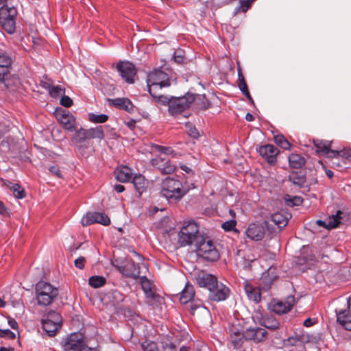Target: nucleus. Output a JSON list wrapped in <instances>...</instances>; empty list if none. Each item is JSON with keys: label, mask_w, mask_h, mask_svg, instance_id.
<instances>
[{"label": "nucleus", "mask_w": 351, "mask_h": 351, "mask_svg": "<svg viewBox=\"0 0 351 351\" xmlns=\"http://www.w3.org/2000/svg\"><path fill=\"white\" fill-rule=\"evenodd\" d=\"M196 280L199 287L208 290V300L210 302H220L230 297V288L219 282L215 275L203 272L198 274Z\"/></svg>", "instance_id": "obj_1"}, {"label": "nucleus", "mask_w": 351, "mask_h": 351, "mask_svg": "<svg viewBox=\"0 0 351 351\" xmlns=\"http://www.w3.org/2000/svg\"><path fill=\"white\" fill-rule=\"evenodd\" d=\"M201 237L199 227L194 221H184L178 234V243L180 247L196 244Z\"/></svg>", "instance_id": "obj_2"}, {"label": "nucleus", "mask_w": 351, "mask_h": 351, "mask_svg": "<svg viewBox=\"0 0 351 351\" xmlns=\"http://www.w3.org/2000/svg\"><path fill=\"white\" fill-rule=\"evenodd\" d=\"M328 215V230H332L339 227L349 219L350 213L348 208L339 204L328 206L326 209Z\"/></svg>", "instance_id": "obj_3"}, {"label": "nucleus", "mask_w": 351, "mask_h": 351, "mask_svg": "<svg viewBox=\"0 0 351 351\" xmlns=\"http://www.w3.org/2000/svg\"><path fill=\"white\" fill-rule=\"evenodd\" d=\"M36 300L40 306H48L58 295L57 288L51 284L39 281L36 285Z\"/></svg>", "instance_id": "obj_4"}, {"label": "nucleus", "mask_w": 351, "mask_h": 351, "mask_svg": "<svg viewBox=\"0 0 351 351\" xmlns=\"http://www.w3.org/2000/svg\"><path fill=\"white\" fill-rule=\"evenodd\" d=\"M291 217V214L283 211L271 214L269 219L264 220L268 234L272 236L280 232L283 228L287 226Z\"/></svg>", "instance_id": "obj_5"}, {"label": "nucleus", "mask_w": 351, "mask_h": 351, "mask_svg": "<svg viewBox=\"0 0 351 351\" xmlns=\"http://www.w3.org/2000/svg\"><path fill=\"white\" fill-rule=\"evenodd\" d=\"M187 191L180 180L173 178L167 177L161 183V194L164 197H182Z\"/></svg>", "instance_id": "obj_6"}, {"label": "nucleus", "mask_w": 351, "mask_h": 351, "mask_svg": "<svg viewBox=\"0 0 351 351\" xmlns=\"http://www.w3.org/2000/svg\"><path fill=\"white\" fill-rule=\"evenodd\" d=\"M195 246L197 254L202 258L211 262L219 258V253L211 240L202 236Z\"/></svg>", "instance_id": "obj_7"}, {"label": "nucleus", "mask_w": 351, "mask_h": 351, "mask_svg": "<svg viewBox=\"0 0 351 351\" xmlns=\"http://www.w3.org/2000/svg\"><path fill=\"white\" fill-rule=\"evenodd\" d=\"M74 131L75 134L72 138V141L75 144L83 143L93 138L101 140L104 138V132L103 130V126L101 125H98L89 129L81 128L78 130L75 129Z\"/></svg>", "instance_id": "obj_8"}, {"label": "nucleus", "mask_w": 351, "mask_h": 351, "mask_svg": "<svg viewBox=\"0 0 351 351\" xmlns=\"http://www.w3.org/2000/svg\"><path fill=\"white\" fill-rule=\"evenodd\" d=\"M147 83L149 92V88H152L153 90H156L171 85L167 73L160 69H156L148 74Z\"/></svg>", "instance_id": "obj_9"}, {"label": "nucleus", "mask_w": 351, "mask_h": 351, "mask_svg": "<svg viewBox=\"0 0 351 351\" xmlns=\"http://www.w3.org/2000/svg\"><path fill=\"white\" fill-rule=\"evenodd\" d=\"M193 99L190 93L182 97H172L169 108H168L169 113L172 116H176L184 112L193 104Z\"/></svg>", "instance_id": "obj_10"}, {"label": "nucleus", "mask_w": 351, "mask_h": 351, "mask_svg": "<svg viewBox=\"0 0 351 351\" xmlns=\"http://www.w3.org/2000/svg\"><path fill=\"white\" fill-rule=\"evenodd\" d=\"M113 266L125 277L133 279L140 278V266L132 259H126L120 265L113 264Z\"/></svg>", "instance_id": "obj_11"}, {"label": "nucleus", "mask_w": 351, "mask_h": 351, "mask_svg": "<svg viewBox=\"0 0 351 351\" xmlns=\"http://www.w3.org/2000/svg\"><path fill=\"white\" fill-rule=\"evenodd\" d=\"M295 304V296L289 295L284 300H274L271 304V310L277 315H284L290 312Z\"/></svg>", "instance_id": "obj_12"}, {"label": "nucleus", "mask_w": 351, "mask_h": 351, "mask_svg": "<svg viewBox=\"0 0 351 351\" xmlns=\"http://www.w3.org/2000/svg\"><path fill=\"white\" fill-rule=\"evenodd\" d=\"M84 342L81 333L73 332L62 339L60 344L64 351H78Z\"/></svg>", "instance_id": "obj_13"}, {"label": "nucleus", "mask_w": 351, "mask_h": 351, "mask_svg": "<svg viewBox=\"0 0 351 351\" xmlns=\"http://www.w3.org/2000/svg\"><path fill=\"white\" fill-rule=\"evenodd\" d=\"M81 223L83 226H88L94 223H100L106 226L110 224V219L104 213L89 212L82 217Z\"/></svg>", "instance_id": "obj_14"}, {"label": "nucleus", "mask_w": 351, "mask_h": 351, "mask_svg": "<svg viewBox=\"0 0 351 351\" xmlns=\"http://www.w3.org/2000/svg\"><path fill=\"white\" fill-rule=\"evenodd\" d=\"M117 69L126 82L134 83V78L136 74V69L134 64L129 61H120L117 64Z\"/></svg>", "instance_id": "obj_15"}, {"label": "nucleus", "mask_w": 351, "mask_h": 351, "mask_svg": "<svg viewBox=\"0 0 351 351\" xmlns=\"http://www.w3.org/2000/svg\"><path fill=\"white\" fill-rule=\"evenodd\" d=\"M260 156L269 165H274L277 163V156L279 150L271 144H265L256 147Z\"/></svg>", "instance_id": "obj_16"}, {"label": "nucleus", "mask_w": 351, "mask_h": 351, "mask_svg": "<svg viewBox=\"0 0 351 351\" xmlns=\"http://www.w3.org/2000/svg\"><path fill=\"white\" fill-rule=\"evenodd\" d=\"M266 226L263 222H253L248 224L245 234L250 239L255 241H261L265 234Z\"/></svg>", "instance_id": "obj_17"}, {"label": "nucleus", "mask_w": 351, "mask_h": 351, "mask_svg": "<svg viewBox=\"0 0 351 351\" xmlns=\"http://www.w3.org/2000/svg\"><path fill=\"white\" fill-rule=\"evenodd\" d=\"M150 163L163 175L172 174L176 169V165L170 160L160 156L153 158Z\"/></svg>", "instance_id": "obj_18"}, {"label": "nucleus", "mask_w": 351, "mask_h": 351, "mask_svg": "<svg viewBox=\"0 0 351 351\" xmlns=\"http://www.w3.org/2000/svg\"><path fill=\"white\" fill-rule=\"evenodd\" d=\"M56 117L58 122L65 130L70 132L75 130V119L69 111L66 110L58 111Z\"/></svg>", "instance_id": "obj_19"}, {"label": "nucleus", "mask_w": 351, "mask_h": 351, "mask_svg": "<svg viewBox=\"0 0 351 351\" xmlns=\"http://www.w3.org/2000/svg\"><path fill=\"white\" fill-rule=\"evenodd\" d=\"M246 341L259 343L265 341L267 336V332L265 328L254 327L249 328L245 330Z\"/></svg>", "instance_id": "obj_20"}, {"label": "nucleus", "mask_w": 351, "mask_h": 351, "mask_svg": "<svg viewBox=\"0 0 351 351\" xmlns=\"http://www.w3.org/2000/svg\"><path fill=\"white\" fill-rule=\"evenodd\" d=\"M230 332V341L234 349H240L245 339V331H241L237 327L232 326L229 329Z\"/></svg>", "instance_id": "obj_21"}, {"label": "nucleus", "mask_w": 351, "mask_h": 351, "mask_svg": "<svg viewBox=\"0 0 351 351\" xmlns=\"http://www.w3.org/2000/svg\"><path fill=\"white\" fill-rule=\"evenodd\" d=\"M109 106L114 107L119 110H123L128 112H132L134 110V105L130 99L126 97H117L114 99L108 98L106 99Z\"/></svg>", "instance_id": "obj_22"}, {"label": "nucleus", "mask_w": 351, "mask_h": 351, "mask_svg": "<svg viewBox=\"0 0 351 351\" xmlns=\"http://www.w3.org/2000/svg\"><path fill=\"white\" fill-rule=\"evenodd\" d=\"M140 284L146 299L152 302L160 298V295L153 291L152 283L145 276L140 277Z\"/></svg>", "instance_id": "obj_23"}, {"label": "nucleus", "mask_w": 351, "mask_h": 351, "mask_svg": "<svg viewBox=\"0 0 351 351\" xmlns=\"http://www.w3.org/2000/svg\"><path fill=\"white\" fill-rule=\"evenodd\" d=\"M314 145L317 149V152L322 153L323 155H327L329 157H336L338 152L330 148V143L328 141L315 140Z\"/></svg>", "instance_id": "obj_24"}, {"label": "nucleus", "mask_w": 351, "mask_h": 351, "mask_svg": "<svg viewBox=\"0 0 351 351\" xmlns=\"http://www.w3.org/2000/svg\"><path fill=\"white\" fill-rule=\"evenodd\" d=\"M116 179L121 182H130L134 176L133 170L127 167L123 166L121 168H118L114 171Z\"/></svg>", "instance_id": "obj_25"}, {"label": "nucleus", "mask_w": 351, "mask_h": 351, "mask_svg": "<svg viewBox=\"0 0 351 351\" xmlns=\"http://www.w3.org/2000/svg\"><path fill=\"white\" fill-rule=\"evenodd\" d=\"M247 298L255 303H259L261 300V292L260 287H255L246 281L244 287Z\"/></svg>", "instance_id": "obj_26"}, {"label": "nucleus", "mask_w": 351, "mask_h": 351, "mask_svg": "<svg viewBox=\"0 0 351 351\" xmlns=\"http://www.w3.org/2000/svg\"><path fill=\"white\" fill-rule=\"evenodd\" d=\"M195 288L189 282L185 285L184 288L180 293V302L183 304H186L191 302L195 298Z\"/></svg>", "instance_id": "obj_27"}, {"label": "nucleus", "mask_w": 351, "mask_h": 351, "mask_svg": "<svg viewBox=\"0 0 351 351\" xmlns=\"http://www.w3.org/2000/svg\"><path fill=\"white\" fill-rule=\"evenodd\" d=\"M132 183L139 196L146 191L147 181L141 174H135L132 180Z\"/></svg>", "instance_id": "obj_28"}, {"label": "nucleus", "mask_w": 351, "mask_h": 351, "mask_svg": "<svg viewBox=\"0 0 351 351\" xmlns=\"http://www.w3.org/2000/svg\"><path fill=\"white\" fill-rule=\"evenodd\" d=\"M77 152L84 157L87 158L91 155L94 151L93 143L87 141L83 143L75 144Z\"/></svg>", "instance_id": "obj_29"}, {"label": "nucleus", "mask_w": 351, "mask_h": 351, "mask_svg": "<svg viewBox=\"0 0 351 351\" xmlns=\"http://www.w3.org/2000/svg\"><path fill=\"white\" fill-rule=\"evenodd\" d=\"M190 95L192 96L193 103L197 110H206L210 107V101L205 95L190 94Z\"/></svg>", "instance_id": "obj_30"}, {"label": "nucleus", "mask_w": 351, "mask_h": 351, "mask_svg": "<svg viewBox=\"0 0 351 351\" xmlns=\"http://www.w3.org/2000/svg\"><path fill=\"white\" fill-rule=\"evenodd\" d=\"M337 322L347 330L351 331V313L342 310L337 313Z\"/></svg>", "instance_id": "obj_31"}, {"label": "nucleus", "mask_w": 351, "mask_h": 351, "mask_svg": "<svg viewBox=\"0 0 351 351\" xmlns=\"http://www.w3.org/2000/svg\"><path fill=\"white\" fill-rule=\"evenodd\" d=\"M16 15L17 10L13 5H3L0 8V21H1V17L5 18V20L16 19Z\"/></svg>", "instance_id": "obj_32"}, {"label": "nucleus", "mask_w": 351, "mask_h": 351, "mask_svg": "<svg viewBox=\"0 0 351 351\" xmlns=\"http://www.w3.org/2000/svg\"><path fill=\"white\" fill-rule=\"evenodd\" d=\"M289 163L292 168L299 169L304 165L305 159L300 154H291L289 156Z\"/></svg>", "instance_id": "obj_33"}, {"label": "nucleus", "mask_w": 351, "mask_h": 351, "mask_svg": "<svg viewBox=\"0 0 351 351\" xmlns=\"http://www.w3.org/2000/svg\"><path fill=\"white\" fill-rule=\"evenodd\" d=\"M42 326L43 330L49 337L54 336L57 330L60 328V326L44 319H42Z\"/></svg>", "instance_id": "obj_34"}, {"label": "nucleus", "mask_w": 351, "mask_h": 351, "mask_svg": "<svg viewBox=\"0 0 351 351\" xmlns=\"http://www.w3.org/2000/svg\"><path fill=\"white\" fill-rule=\"evenodd\" d=\"M0 25L3 30L11 34L14 33L16 29V19L5 20V18L1 17Z\"/></svg>", "instance_id": "obj_35"}, {"label": "nucleus", "mask_w": 351, "mask_h": 351, "mask_svg": "<svg viewBox=\"0 0 351 351\" xmlns=\"http://www.w3.org/2000/svg\"><path fill=\"white\" fill-rule=\"evenodd\" d=\"M9 69L0 66V92L9 89V83L6 77L9 73Z\"/></svg>", "instance_id": "obj_36"}, {"label": "nucleus", "mask_w": 351, "mask_h": 351, "mask_svg": "<svg viewBox=\"0 0 351 351\" xmlns=\"http://www.w3.org/2000/svg\"><path fill=\"white\" fill-rule=\"evenodd\" d=\"M261 325L271 330H276L280 327V323L273 317H268L263 319Z\"/></svg>", "instance_id": "obj_37"}, {"label": "nucleus", "mask_w": 351, "mask_h": 351, "mask_svg": "<svg viewBox=\"0 0 351 351\" xmlns=\"http://www.w3.org/2000/svg\"><path fill=\"white\" fill-rule=\"evenodd\" d=\"M8 188L12 192L14 197H25L26 196L24 189L17 183H9Z\"/></svg>", "instance_id": "obj_38"}, {"label": "nucleus", "mask_w": 351, "mask_h": 351, "mask_svg": "<svg viewBox=\"0 0 351 351\" xmlns=\"http://www.w3.org/2000/svg\"><path fill=\"white\" fill-rule=\"evenodd\" d=\"M274 280L275 277L269 276V273H264L260 280L259 286L261 287V289L267 290L270 289Z\"/></svg>", "instance_id": "obj_39"}, {"label": "nucleus", "mask_w": 351, "mask_h": 351, "mask_svg": "<svg viewBox=\"0 0 351 351\" xmlns=\"http://www.w3.org/2000/svg\"><path fill=\"white\" fill-rule=\"evenodd\" d=\"M149 93L154 97L156 101L160 102L164 105L168 104V108H169L170 101H171L172 97H169L168 96L158 95L156 93V90H153L152 88H149Z\"/></svg>", "instance_id": "obj_40"}, {"label": "nucleus", "mask_w": 351, "mask_h": 351, "mask_svg": "<svg viewBox=\"0 0 351 351\" xmlns=\"http://www.w3.org/2000/svg\"><path fill=\"white\" fill-rule=\"evenodd\" d=\"M106 282V278L101 276H93L88 280L89 285L95 289L103 287Z\"/></svg>", "instance_id": "obj_41"}, {"label": "nucleus", "mask_w": 351, "mask_h": 351, "mask_svg": "<svg viewBox=\"0 0 351 351\" xmlns=\"http://www.w3.org/2000/svg\"><path fill=\"white\" fill-rule=\"evenodd\" d=\"M289 180L296 186H303L306 182V178L303 175H299L297 172H293L289 175Z\"/></svg>", "instance_id": "obj_42"}, {"label": "nucleus", "mask_w": 351, "mask_h": 351, "mask_svg": "<svg viewBox=\"0 0 351 351\" xmlns=\"http://www.w3.org/2000/svg\"><path fill=\"white\" fill-rule=\"evenodd\" d=\"M44 319L51 322L61 326L62 316L60 313L55 311H49L45 315V318H44Z\"/></svg>", "instance_id": "obj_43"}, {"label": "nucleus", "mask_w": 351, "mask_h": 351, "mask_svg": "<svg viewBox=\"0 0 351 351\" xmlns=\"http://www.w3.org/2000/svg\"><path fill=\"white\" fill-rule=\"evenodd\" d=\"M252 3L249 0H239V5L236 7L234 11V15L239 12L245 13L252 6Z\"/></svg>", "instance_id": "obj_44"}, {"label": "nucleus", "mask_w": 351, "mask_h": 351, "mask_svg": "<svg viewBox=\"0 0 351 351\" xmlns=\"http://www.w3.org/2000/svg\"><path fill=\"white\" fill-rule=\"evenodd\" d=\"M43 87L48 88L50 95L54 98H57L62 93H64V89H63L60 85L51 86L49 84H46V85H43Z\"/></svg>", "instance_id": "obj_45"}, {"label": "nucleus", "mask_w": 351, "mask_h": 351, "mask_svg": "<svg viewBox=\"0 0 351 351\" xmlns=\"http://www.w3.org/2000/svg\"><path fill=\"white\" fill-rule=\"evenodd\" d=\"M274 141L278 146L284 149L289 150L291 148V143L282 134L275 136Z\"/></svg>", "instance_id": "obj_46"}, {"label": "nucleus", "mask_w": 351, "mask_h": 351, "mask_svg": "<svg viewBox=\"0 0 351 351\" xmlns=\"http://www.w3.org/2000/svg\"><path fill=\"white\" fill-rule=\"evenodd\" d=\"M110 298L114 305H117L124 300L125 296L118 290H112L110 293Z\"/></svg>", "instance_id": "obj_47"}, {"label": "nucleus", "mask_w": 351, "mask_h": 351, "mask_svg": "<svg viewBox=\"0 0 351 351\" xmlns=\"http://www.w3.org/2000/svg\"><path fill=\"white\" fill-rule=\"evenodd\" d=\"M108 115L105 114H95L94 113L88 114V120L92 123H103L107 121Z\"/></svg>", "instance_id": "obj_48"}, {"label": "nucleus", "mask_w": 351, "mask_h": 351, "mask_svg": "<svg viewBox=\"0 0 351 351\" xmlns=\"http://www.w3.org/2000/svg\"><path fill=\"white\" fill-rule=\"evenodd\" d=\"M11 64V58L9 56H8L5 53H0V66H1V68H6L10 69Z\"/></svg>", "instance_id": "obj_49"}, {"label": "nucleus", "mask_w": 351, "mask_h": 351, "mask_svg": "<svg viewBox=\"0 0 351 351\" xmlns=\"http://www.w3.org/2000/svg\"><path fill=\"white\" fill-rule=\"evenodd\" d=\"M238 86H239L240 90L241 91V93L248 99V100L251 103L253 104L254 101H253V99L248 90L247 85L245 81L238 83Z\"/></svg>", "instance_id": "obj_50"}, {"label": "nucleus", "mask_w": 351, "mask_h": 351, "mask_svg": "<svg viewBox=\"0 0 351 351\" xmlns=\"http://www.w3.org/2000/svg\"><path fill=\"white\" fill-rule=\"evenodd\" d=\"M141 347L143 351H158L157 344L154 341H145Z\"/></svg>", "instance_id": "obj_51"}, {"label": "nucleus", "mask_w": 351, "mask_h": 351, "mask_svg": "<svg viewBox=\"0 0 351 351\" xmlns=\"http://www.w3.org/2000/svg\"><path fill=\"white\" fill-rule=\"evenodd\" d=\"M161 343L162 351H177V346L168 339L163 340Z\"/></svg>", "instance_id": "obj_52"}, {"label": "nucleus", "mask_w": 351, "mask_h": 351, "mask_svg": "<svg viewBox=\"0 0 351 351\" xmlns=\"http://www.w3.org/2000/svg\"><path fill=\"white\" fill-rule=\"evenodd\" d=\"M236 225L237 221L234 219H232L223 223L221 227L225 231L234 230L235 232H238V230L235 228Z\"/></svg>", "instance_id": "obj_53"}, {"label": "nucleus", "mask_w": 351, "mask_h": 351, "mask_svg": "<svg viewBox=\"0 0 351 351\" xmlns=\"http://www.w3.org/2000/svg\"><path fill=\"white\" fill-rule=\"evenodd\" d=\"M191 302V313L193 315L195 313V311L197 308H202V307H204V303H203L202 300H201L199 299H195L194 298Z\"/></svg>", "instance_id": "obj_54"}, {"label": "nucleus", "mask_w": 351, "mask_h": 351, "mask_svg": "<svg viewBox=\"0 0 351 351\" xmlns=\"http://www.w3.org/2000/svg\"><path fill=\"white\" fill-rule=\"evenodd\" d=\"M152 147L154 150L159 152L160 153L169 155V154H172V148L170 147H165L159 145H154Z\"/></svg>", "instance_id": "obj_55"}, {"label": "nucleus", "mask_w": 351, "mask_h": 351, "mask_svg": "<svg viewBox=\"0 0 351 351\" xmlns=\"http://www.w3.org/2000/svg\"><path fill=\"white\" fill-rule=\"evenodd\" d=\"M0 337L14 339L16 338V335L10 329H0Z\"/></svg>", "instance_id": "obj_56"}, {"label": "nucleus", "mask_w": 351, "mask_h": 351, "mask_svg": "<svg viewBox=\"0 0 351 351\" xmlns=\"http://www.w3.org/2000/svg\"><path fill=\"white\" fill-rule=\"evenodd\" d=\"M338 154L335 158L341 157L343 159L350 161L351 160V149H343L341 151H337Z\"/></svg>", "instance_id": "obj_57"}, {"label": "nucleus", "mask_w": 351, "mask_h": 351, "mask_svg": "<svg viewBox=\"0 0 351 351\" xmlns=\"http://www.w3.org/2000/svg\"><path fill=\"white\" fill-rule=\"evenodd\" d=\"M285 200L287 206H293L302 204L304 199H285Z\"/></svg>", "instance_id": "obj_58"}, {"label": "nucleus", "mask_w": 351, "mask_h": 351, "mask_svg": "<svg viewBox=\"0 0 351 351\" xmlns=\"http://www.w3.org/2000/svg\"><path fill=\"white\" fill-rule=\"evenodd\" d=\"M49 171L50 173L58 178H62V172L58 166L53 165L49 167Z\"/></svg>", "instance_id": "obj_59"}, {"label": "nucleus", "mask_w": 351, "mask_h": 351, "mask_svg": "<svg viewBox=\"0 0 351 351\" xmlns=\"http://www.w3.org/2000/svg\"><path fill=\"white\" fill-rule=\"evenodd\" d=\"M60 104L64 107H71L73 104V100L69 97L64 95L60 99Z\"/></svg>", "instance_id": "obj_60"}, {"label": "nucleus", "mask_w": 351, "mask_h": 351, "mask_svg": "<svg viewBox=\"0 0 351 351\" xmlns=\"http://www.w3.org/2000/svg\"><path fill=\"white\" fill-rule=\"evenodd\" d=\"M85 263L86 258L84 256H80L79 258L75 260L74 265L77 268L82 269L84 267Z\"/></svg>", "instance_id": "obj_61"}, {"label": "nucleus", "mask_w": 351, "mask_h": 351, "mask_svg": "<svg viewBox=\"0 0 351 351\" xmlns=\"http://www.w3.org/2000/svg\"><path fill=\"white\" fill-rule=\"evenodd\" d=\"M165 210V208H159L156 206H150L148 208V215L149 216H153L158 211H164Z\"/></svg>", "instance_id": "obj_62"}, {"label": "nucleus", "mask_w": 351, "mask_h": 351, "mask_svg": "<svg viewBox=\"0 0 351 351\" xmlns=\"http://www.w3.org/2000/svg\"><path fill=\"white\" fill-rule=\"evenodd\" d=\"M188 133L191 137L194 138H197L199 136V132L195 128V126H193L191 125L189 126Z\"/></svg>", "instance_id": "obj_63"}, {"label": "nucleus", "mask_w": 351, "mask_h": 351, "mask_svg": "<svg viewBox=\"0 0 351 351\" xmlns=\"http://www.w3.org/2000/svg\"><path fill=\"white\" fill-rule=\"evenodd\" d=\"M0 214L3 216H8L10 214V210L1 201H0Z\"/></svg>", "instance_id": "obj_64"}]
</instances>
